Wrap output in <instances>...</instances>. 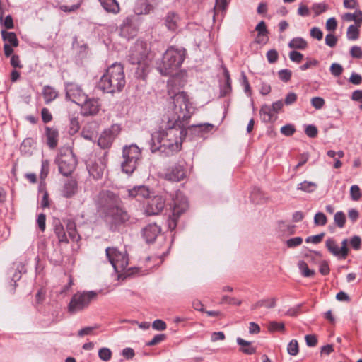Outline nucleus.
Segmentation results:
<instances>
[{"instance_id":"obj_4","label":"nucleus","mask_w":362,"mask_h":362,"mask_svg":"<svg viewBox=\"0 0 362 362\" xmlns=\"http://www.w3.org/2000/svg\"><path fill=\"white\" fill-rule=\"evenodd\" d=\"M173 105L166 114L172 117L188 122L193 114V107L185 91H178L175 97L170 98Z\"/></svg>"},{"instance_id":"obj_58","label":"nucleus","mask_w":362,"mask_h":362,"mask_svg":"<svg viewBox=\"0 0 362 362\" xmlns=\"http://www.w3.org/2000/svg\"><path fill=\"white\" fill-rule=\"evenodd\" d=\"M291 74H292L291 71H290L288 69H282V70H280L278 73L279 78L282 81L286 82V83L288 82V81H290Z\"/></svg>"},{"instance_id":"obj_16","label":"nucleus","mask_w":362,"mask_h":362,"mask_svg":"<svg viewBox=\"0 0 362 362\" xmlns=\"http://www.w3.org/2000/svg\"><path fill=\"white\" fill-rule=\"evenodd\" d=\"M165 206V199L161 196H155L150 199L146 206L145 214L148 216L159 214Z\"/></svg>"},{"instance_id":"obj_38","label":"nucleus","mask_w":362,"mask_h":362,"mask_svg":"<svg viewBox=\"0 0 362 362\" xmlns=\"http://www.w3.org/2000/svg\"><path fill=\"white\" fill-rule=\"evenodd\" d=\"M1 36L3 40L7 42L9 45H11L13 47L18 46V40L15 33L8 32L5 30H2Z\"/></svg>"},{"instance_id":"obj_10","label":"nucleus","mask_w":362,"mask_h":362,"mask_svg":"<svg viewBox=\"0 0 362 362\" xmlns=\"http://www.w3.org/2000/svg\"><path fill=\"white\" fill-rule=\"evenodd\" d=\"M97 205L98 211L105 217L119 205V199L112 192L103 191L99 194Z\"/></svg>"},{"instance_id":"obj_25","label":"nucleus","mask_w":362,"mask_h":362,"mask_svg":"<svg viewBox=\"0 0 362 362\" xmlns=\"http://www.w3.org/2000/svg\"><path fill=\"white\" fill-rule=\"evenodd\" d=\"M184 86V81L180 77H174L168 81V93L170 98L175 97Z\"/></svg>"},{"instance_id":"obj_57","label":"nucleus","mask_w":362,"mask_h":362,"mask_svg":"<svg viewBox=\"0 0 362 362\" xmlns=\"http://www.w3.org/2000/svg\"><path fill=\"white\" fill-rule=\"evenodd\" d=\"M325 103V100L321 97H314L311 99V105L317 110L322 108Z\"/></svg>"},{"instance_id":"obj_20","label":"nucleus","mask_w":362,"mask_h":362,"mask_svg":"<svg viewBox=\"0 0 362 362\" xmlns=\"http://www.w3.org/2000/svg\"><path fill=\"white\" fill-rule=\"evenodd\" d=\"M158 0H136L134 12L136 15H148L154 9Z\"/></svg>"},{"instance_id":"obj_11","label":"nucleus","mask_w":362,"mask_h":362,"mask_svg":"<svg viewBox=\"0 0 362 362\" xmlns=\"http://www.w3.org/2000/svg\"><path fill=\"white\" fill-rule=\"evenodd\" d=\"M106 256L116 272H123L128 266V257L126 253L119 251L115 247H107Z\"/></svg>"},{"instance_id":"obj_9","label":"nucleus","mask_w":362,"mask_h":362,"mask_svg":"<svg viewBox=\"0 0 362 362\" xmlns=\"http://www.w3.org/2000/svg\"><path fill=\"white\" fill-rule=\"evenodd\" d=\"M57 163L60 173L67 177L75 170L77 160L71 149L65 148L61 150L57 158Z\"/></svg>"},{"instance_id":"obj_14","label":"nucleus","mask_w":362,"mask_h":362,"mask_svg":"<svg viewBox=\"0 0 362 362\" xmlns=\"http://www.w3.org/2000/svg\"><path fill=\"white\" fill-rule=\"evenodd\" d=\"M187 177L186 164L184 161H179L174 165L168 168L164 174V179L171 182H180Z\"/></svg>"},{"instance_id":"obj_24","label":"nucleus","mask_w":362,"mask_h":362,"mask_svg":"<svg viewBox=\"0 0 362 362\" xmlns=\"http://www.w3.org/2000/svg\"><path fill=\"white\" fill-rule=\"evenodd\" d=\"M98 125L95 122H88L84 125L82 129L81 135L82 136L90 141H93L96 139L98 135Z\"/></svg>"},{"instance_id":"obj_6","label":"nucleus","mask_w":362,"mask_h":362,"mask_svg":"<svg viewBox=\"0 0 362 362\" xmlns=\"http://www.w3.org/2000/svg\"><path fill=\"white\" fill-rule=\"evenodd\" d=\"M170 208L172 215L168 219V226L172 231L176 228L179 217L189 208L187 199L181 192L177 191L172 194Z\"/></svg>"},{"instance_id":"obj_27","label":"nucleus","mask_w":362,"mask_h":362,"mask_svg":"<svg viewBox=\"0 0 362 362\" xmlns=\"http://www.w3.org/2000/svg\"><path fill=\"white\" fill-rule=\"evenodd\" d=\"M259 114L262 120L266 123L273 122L277 118V117L274 115L272 107L268 105H264L262 106L259 110Z\"/></svg>"},{"instance_id":"obj_43","label":"nucleus","mask_w":362,"mask_h":362,"mask_svg":"<svg viewBox=\"0 0 362 362\" xmlns=\"http://www.w3.org/2000/svg\"><path fill=\"white\" fill-rule=\"evenodd\" d=\"M317 188V184L313 182L304 181L297 186V189L301 190L308 193L314 192Z\"/></svg>"},{"instance_id":"obj_18","label":"nucleus","mask_w":362,"mask_h":362,"mask_svg":"<svg viewBox=\"0 0 362 362\" xmlns=\"http://www.w3.org/2000/svg\"><path fill=\"white\" fill-rule=\"evenodd\" d=\"M119 35L127 40L132 39L137 35L138 30L133 23L131 17L125 18L119 26Z\"/></svg>"},{"instance_id":"obj_53","label":"nucleus","mask_w":362,"mask_h":362,"mask_svg":"<svg viewBox=\"0 0 362 362\" xmlns=\"http://www.w3.org/2000/svg\"><path fill=\"white\" fill-rule=\"evenodd\" d=\"M241 84L244 87V90L245 93L250 96L252 94V90L250 88V85L247 80V78L244 72L241 73Z\"/></svg>"},{"instance_id":"obj_50","label":"nucleus","mask_w":362,"mask_h":362,"mask_svg":"<svg viewBox=\"0 0 362 362\" xmlns=\"http://www.w3.org/2000/svg\"><path fill=\"white\" fill-rule=\"evenodd\" d=\"M269 332H284L285 330V325L283 322H277L276 321L270 322L268 326Z\"/></svg>"},{"instance_id":"obj_7","label":"nucleus","mask_w":362,"mask_h":362,"mask_svg":"<svg viewBox=\"0 0 362 362\" xmlns=\"http://www.w3.org/2000/svg\"><path fill=\"white\" fill-rule=\"evenodd\" d=\"M123 161L121 168L123 173L132 175L137 168L141 159V149L136 145L125 146L122 150Z\"/></svg>"},{"instance_id":"obj_37","label":"nucleus","mask_w":362,"mask_h":362,"mask_svg":"<svg viewBox=\"0 0 362 362\" xmlns=\"http://www.w3.org/2000/svg\"><path fill=\"white\" fill-rule=\"evenodd\" d=\"M237 343L241 346L240 351L245 354L251 355L256 352V348L253 347L251 344V342L250 341H245L243 339L238 337L237 339Z\"/></svg>"},{"instance_id":"obj_13","label":"nucleus","mask_w":362,"mask_h":362,"mask_svg":"<svg viewBox=\"0 0 362 362\" xmlns=\"http://www.w3.org/2000/svg\"><path fill=\"white\" fill-rule=\"evenodd\" d=\"M120 131L121 127L117 124H112L110 128L105 129L98 138V146L104 149L110 148Z\"/></svg>"},{"instance_id":"obj_17","label":"nucleus","mask_w":362,"mask_h":362,"mask_svg":"<svg viewBox=\"0 0 362 362\" xmlns=\"http://www.w3.org/2000/svg\"><path fill=\"white\" fill-rule=\"evenodd\" d=\"M79 106H81L82 114L85 116H89L97 115L101 105L98 98H89L87 95L84 103H81Z\"/></svg>"},{"instance_id":"obj_26","label":"nucleus","mask_w":362,"mask_h":362,"mask_svg":"<svg viewBox=\"0 0 362 362\" xmlns=\"http://www.w3.org/2000/svg\"><path fill=\"white\" fill-rule=\"evenodd\" d=\"M35 145L36 142L33 139L30 137L25 139L20 146L21 153L24 156H31L35 148Z\"/></svg>"},{"instance_id":"obj_39","label":"nucleus","mask_w":362,"mask_h":362,"mask_svg":"<svg viewBox=\"0 0 362 362\" xmlns=\"http://www.w3.org/2000/svg\"><path fill=\"white\" fill-rule=\"evenodd\" d=\"M66 230L69 234V238L73 241L78 242L81 237L78 235L77 230H76V226L74 221L69 220L66 223Z\"/></svg>"},{"instance_id":"obj_31","label":"nucleus","mask_w":362,"mask_h":362,"mask_svg":"<svg viewBox=\"0 0 362 362\" xmlns=\"http://www.w3.org/2000/svg\"><path fill=\"white\" fill-rule=\"evenodd\" d=\"M42 96L46 104H49L58 97L57 90L50 86H45L42 92Z\"/></svg>"},{"instance_id":"obj_19","label":"nucleus","mask_w":362,"mask_h":362,"mask_svg":"<svg viewBox=\"0 0 362 362\" xmlns=\"http://www.w3.org/2000/svg\"><path fill=\"white\" fill-rule=\"evenodd\" d=\"M129 218L128 213L119 205L105 217L106 221H110L115 225L125 223L129 220Z\"/></svg>"},{"instance_id":"obj_47","label":"nucleus","mask_w":362,"mask_h":362,"mask_svg":"<svg viewBox=\"0 0 362 362\" xmlns=\"http://www.w3.org/2000/svg\"><path fill=\"white\" fill-rule=\"evenodd\" d=\"M334 221L339 228H343L346 223V216L344 212L338 211L334 214Z\"/></svg>"},{"instance_id":"obj_63","label":"nucleus","mask_w":362,"mask_h":362,"mask_svg":"<svg viewBox=\"0 0 362 362\" xmlns=\"http://www.w3.org/2000/svg\"><path fill=\"white\" fill-rule=\"evenodd\" d=\"M337 37L333 34H327L325 37V43L330 47H334L337 42Z\"/></svg>"},{"instance_id":"obj_23","label":"nucleus","mask_w":362,"mask_h":362,"mask_svg":"<svg viewBox=\"0 0 362 362\" xmlns=\"http://www.w3.org/2000/svg\"><path fill=\"white\" fill-rule=\"evenodd\" d=\"M214 126L209 123L192 125L187 129V132H189L197 137L204 136L206 133L212 130Z\"/></svg>"},{"instance_id":"obj_60","label":"nucleus","mask_w":362,"mask_h":362,"mask_svg":"<svg viewBox=\"0 0 362 362\" xmlns=\"http://www.w3.org/2000/svg\"><path fill=\"white\" fill-rule=\"evenodd\" d=\"M296 132V129L292 124H286L281 128V133L285 136H292Z\"/></svg>"},{"instance_id":"obj_21","label":"nucleus","mask_w":362,"mask_h":362,"mask_svg":"<svg viewBox=\"0 0 362 362\" xmlns=\"http://www.w3.org/2000/svg\"><path fill=\"white\" fill-rule=\"evenodd\" d=\"M127 197L131 199L136 198L138 200L141 199H146L150 195L149 189L144 186H135L132 189H129L127 191Z\"/></svg>"},{"instance_id":"obj_22","label":"nucleus","mask_w":362,"mask_h":362,"mask_svg":"<svg viewBox=\"0 0 362 362\" xmlns=\"http://www.w3.org/2000/svg\"><path fill=\"white\" fill-rule=\"evenodd\" d=\"M160 233V227L156 223H150L142 230V235L146 243H153Z\"/></svg>"},{"instance_id":"obj_36","label":"nucleus","mask_w":362,"mask_h":362,"mask_svg":"<svg viewBox=\"0 0 362 362\" xmlns=\"http://www.w3.org/2000/svg\"><path fill=\"white\" fill-rule=\"evenodd\" d=\"M325 245L327 250L334 256L341 259V254L340 253V247H339L336 240L334 238H329L325 242Z\"/></svg>"},{"instance_id":"obj_40","label":"nucleus","mask_w":362,"mask_h":362,"mask_svg":"<svg viewBox=\"0 0 362 362\" xmlns=\"http://www.w3.org/2000/svg\"><path fill=\"white\" fill-rule=\"evenodd\" d=\"M288 47L291 49H305L308 47V43L303 37H294L288 43Z\"/></svg>"},{"instance_id":"obj_42","label":"nucleus","mask_w":362,"mask_h":362,"mask_svg":"<svg viewBox=\"0 0 362 362\" xmlns=\"http://www.w3.org/2000/svg\"><path fill=\"white\" fill-rule=\"evenodd\" d=\"M255 30L258 32L257 36L256 38L257 43L262 42V40H259L260 37H267L268 34V30L267 29L266 24L264 21H260L256 26Z\"/></svg>"},{"instance_id":"obj_30","label":"nucleus","mask_w":362,"mask_h":362,"mask_svg":"<svg viewBox=\"0 0 362 362\" xmlns=\"http://www.w3.org/2000/svg\"><path fill=\"white\" fill-rule=\"evenodd\" d=\"M179 16L175 12H168L165 18V25L168 30L175 31L178 27Z\"/></svg>"},{"instance_id":"obj_32","label":"nucleus","mask_w":362,"mask_h":362,"mask_svg":"<svg viewBox=\"0 0 362 362\" xmlns=\"http://www.w3.org/2000/svg\"><path fill=\"white\" fill-rule=\"evenodd\" d=\"M225 82L221 86L220 96L226 97L229 95L232 91L231 79L230 77L229 71L226 69L224 70Z\"/></svg>"},{"instance_id":"obj_2","label":"nucleus","mask_w":362,"mask_h":362,"mask_svg":"<svg viewBox=\"0 0 362 362\" xmlns=\"http://www.w3.org/2000/svg\"><path fill=\"white\" fill-rule=\"evenodd\" d=\"M126 83L123 66L115 63L109 66L98 83V88L105 92H120Z\"/></svg>"},{"instance_id":"obj_29","label":"nucleus","mask_w":362,"mask_h":362,"mask_svg":"<svg viewBox=\"0 0 362 362\" xmlns=\"http://www.w3.org/2000/svg\"><path fill=\"white\" fill-rule=\"evenodd\" d=\"M47 145L51 148H54L57 146L59 133L54 128L47 127L45 128Z\"/></svg>"},{"instance_id":"obj_64","label":"nucleus","mask_w":362,"mask_h":362,"mask_svg":"<svg viewBox=\"0 0 362 362\" xmlns=\"http://www.w3.org/2000/svg\"><path fill=\"white\" fill-rule=\"evenodd\" d=\"M350 54L353 58L361 59L362 57V49L360 47L354 45L350 49Z\"/></svg>"},{"instance_id":"obj_52","label":"nucleus","mask_w":362,"mask_h":362,"mask_svg":"<svg viewBox=\"0 0 362 362\" xmlns=\"http://www.w3.org/2000/svg\"><path fill=\"white\" fill-rule=\"evenodd\" d=\"M288 353L291 356H296L299 352L298 341L295 339L291 340L288 344Z\"/></svg>"},{"instance_id":"obj_1","label":"nucleus","mask_w":362,"mask_h":362,"mask_svg":"<svg viewBox=\"0 0 362 362\" xmlns=\"http://www.w3.org/2000/svg\"><path fill=\"white\" fill-rule=\"evenodd\" d=\"M187 121L172 117L170 114H165L158 131L151 135V151H158L170 156L180 151L187 136Z\"/></svg>"},{"instance_id":"obj_45","label":"nucleus","mask_w":362,"mask_h":362,"mask_svg":"<svg viewBox=\"0 0 362 362\" xmlns=\"http://www.w3.org/2000/svg\"><path fill=\"white\" fill-rule=\"evenodd\" d=\"M1 10L0 13V23L1 25H4L6 29H12L14 28L13 21V18L11 15H8L6 16L5 18H4V11Z\"/></svg>"},{"instance_id":"obj_12","label":"nucleus","mask_w":362,"mask_h":362,"mask_svg":"<svg viewBox=\"0 0 362 362\" xmlns=\"http://www.w3.org/2000/svg\"><path fill=\"white\" fill-rule=\"evenodd\" d=\"M107 153L101 157L95 158L87 163V169L90 176L95 180L102 178L106 168Z\"/></svg>"},{"instance_id":"obj_54","label":"nucleus","mask_w":362,"mask_h":362,"mask_svg":"<svg viewBox=\"0 0 362 362\" xmlns=\"http://www.w3.org/2000/svg\"><path fill=\"white\" fill-rule=\"evenodd\" d=\"M49 163L47 160H42L41 165L40 178L45 179L49 173Z\"/></svg>"},{"instance_id":"obj_55","label":"nucleus","mask_w":362,"mask_h":362,"mask_svg":"<svg viewBox=\"0 0 362 362\" xmlns=\"http://www.w3.org/2000/svg\"><path fill=\"white\" fill-rule=\"evenodd\" d=\"M305 132L310 138H315L317 136L318 130L315 125L309 124L306 126Z\"/></svg>"},{"instance_id":"obj_56","label":"nucleus","mask_w":362,"mask_h":362,"mask_svg":"<svg viewBox=\"0 0 362 362\" xmlns=\"http://www.w3.org/2000/svg\"><path fill=\"white\" fill-rule=\"evenodd\" d=\"M349 243L353 249L358 250L361 247V238L358 235H354L350 239Z\"/></svg>"},{"instance_id":"obj_48","label":"nucleus","mask_w":362,"mask_h":362,"mask_svg":"<svg viewBox=\"0 0 362 362\" xmlns=\"http://www.w3.org/2000/svg\"><path fill=\"white\" fill-rule=\"evenodd\" d=\"M327 223V218L322 212H317L314 216V223L316 226H325Z\"/></svg>"},{"instance_id":"obj_5","label":"nucleus","mask_w":362,"mask_h":362,"mask_svg":"<svg viewBox=\"0 0 362 362\" xmlns=\"http://www.w3.org/2000/svg\"><path fill=\"white\" fill-rule=\"evenodd\" d=\"M185 57V49L170 47L164 53L158 70L163 76L170 75L181 66Z\"/></svg>"},{"instance_id":"obj_59","label":"nucleus","mask_w":362,"mask_h":362,"mask_svg":"<svg viewBox=\"0 0 362 362\" xmlns=\"http://www.w3.org/2000/svg\"><path fill=\"white\" fill-rule=\"evenodd\" d=\"M348 239H344L341 242V247H340V253L341 254V259H345L349 253V249L348 247Z\"/></svg>"},{"instance_id":"obj_49","label":"nucleus","mask_w":362,"mask_h":362,"mask_svg":"<svg viewBox=\"0 0 362 362\" xmlns=\"http://www.w3.org/2000/svg\"><path fill=\"white\" fill-rule=\"evenodd\" d=\"M350 196L353 201H358L361 199L362 194L358 185H354L351 187Z\"/></svg>"},{"instance_id":"obj_51","label":"nucleus","mask_w":362,"mask_h":362,"mask_svg":"<svg viewBox=\"0 0 362 362\" xmlns=\"http://www.w3.org/2000/svg\"><path fill=\"white\" fill-rule=\"evenodd\" d=\"M99 358L104 361H108L112 358V351L108 348H101L98 351Z\"/></svg>"},{"instance_id":"obj_34","label":"nucleus","mask_w":362,"mask_h":362,"mask_svg":"<svg viewBox=\"0 0 362 362\" xmlns=\"http://www.w3.org/2000/svg\"><path fill=\"white\" fill-rule=\"evenodd\" d=\"M103 8L108 13H117L120 8L116 0H99Z\"/></svg>"},{"instance_id":"obj_44","label":"nucleus","mask_w":362,"mask_h":362,"mask_svg":"<svg viewBox=\"0 0 362 362\" xmlns=\"http://www.w3.org/2000/svg\"><path fill=\"white\" fill-rule=\"evenodd\" d=\"M298 267L301 272V274L305 277H311L313 276L315 274V271L310 269L307 263L303 260L298 262Z\"/></svg>"},{"instance_id":"obj_8","label":"nucleus","mask_w":362,"mask_h":362,"mask_svg":"<svg viewBox=\"0 0 362 362\" xmlns=\"http://www.w3.org/2000/svg\"><path fill=\"white\" fill-rule=\"evenodd\" d=\"M97 296L98 293L94 291L76 292L68 305V312L70 314H75L85 310Z\"/></svg>"},{"instance_id":"obj_3","label":"nucleus","mask_w":362,"mask_h":362,"mask_svg":"<svg viewBox=\"0 0 362 362\" xmlns=\"http://www.w3.org/2000/svg\"><path fill=\"white\" fill-rule=\"evenodd\" d=\"M128 61L132 64L137 65L135 71L136 77L145 79L149 71L151 62L150 52L146 43L143 42L135 43L129 51Z\"/></svg>"},{"instance_id":"obj_28","label":"nucleus","mask_w":362,"mask_h":362,"mask_svg":"<svg viewBox=\"0 0 362 362\" xmlns=\"http://www.w3.org/2000/svg\"><path fill=\"white\" fill-rule=\"evenodd\" d=\"M77 182L75 180H69L62 189V194L66 198H71L77 192Z\"/></svg>"},{"instance_id":"obj_46","label":"nucleus","mask_w":362,"mask_h":362,"mask_svg":"<svg viewBox=\"0 0 362 362\" xmlns=\"http://www.w3.org/2000/svg\"><path fill=\"white\" fill-rule=\"evenodd\" d=\"M311 9L315 13V16H317L328 9V5L325 3H317L312 6Z\"/></svg>"},{"instance_id":"obj_62","label":"nucleus","mask_w":362,"mask_h":362,"mask_svg":"<svg viewBox=\"0 0 362 362\" xmlns=\"http://www.w3.org/2000/svg\"><path fill=\"white\" fill-rule=\"evenodd\" d=\"M279 57V54L276 49H270L267 53V58L270 64L275 63Z\"/></svg>"},{"instance_id":"obj_33","label":"nucleus","mask_w":362,"mask_h":362,"mask_svg":"<svg viewBox=\"0 0 362 362\" xmlns=\"http://www.w3.org/2000/svg\"><path fill=\"white\" fill-rule=\"evenodd\" d=\"M54 231L59 243H69L64 226L59 220L54 221Z\"/></svg>"},{"instance_id":"obj_35","label":"nucleus","mask_w":362,"mask_h":362,"mask_svg":"<svg viewBox=\"0 0 362 362\" xmlns=\"http://www.w3.org/2000/svg\"><path fill=\"white\" fill-rule=\"evenodd\" d=\"M342 19L345 21H354V25H361L362 11L358 9L354 13H346L342 16Z\"/></svg>"},{"instance_id":"obj_15","label":"nucleus","mask_w":362,"mask_h":362,"mask_svg":"<svg viewBox=\"0 0 362 362\" xmlns=\"http://www.w3.org/2000/svg\"><path fill=\"white\" fill-rule=\"evenodd\" d=\"M66 98L79 105L84 103L86 95L80 86L75 83H67L65 86Z\"/></svg>"},{"instance_id":"obj_61","label":"nucleus","mask_w":362,"mask_h":362,"mask_svg":"<svg viewBox=\"0 0 362 362\" xmlns=\"http://www.w3.org/2000/svg\"><path fill=\"white\" fill-rule=\"evenodd\" d=\"M41 117H42V120L44 123H48V122H51L53 118L51 112L46 107H43L41 110Z\"/></svg>"},{"instance_id":"obj_41","label":"nucleus","mask_w":362,"mask_h":362,"mask_svg":"<svg viewBox=\"0 0 362 362\" xmlns=\"http://www.w3.org/2000/svg\"><path fill=\"white\" fill-rule=\"evenodd\" d=\"M361 25H351L346 32V37L350 40H356L359 37L360 28Z\"/></svg>"}]
</instances>
